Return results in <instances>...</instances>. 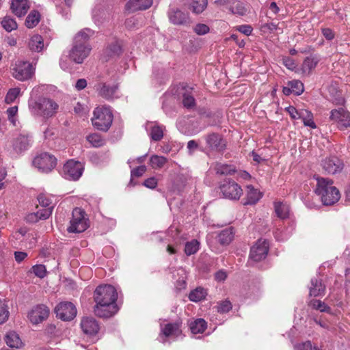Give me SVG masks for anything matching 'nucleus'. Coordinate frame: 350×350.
Instances as JSON below:
<instances>
[{
    "label": "nucleus",
    "instance_id": "59",
    "mask_svg": "<svg viewBox=\"0 0 350 350\" xmlns=\"http://www.w3.org/2000/svg\"><path fill=\"white\" fill-rule=\"evenodd\" d=\"M237 29L246 36H250L252 31V27L248 25H240L237 27Z\"/></svg>",
    "mask_w": 350,
    "mask_h": 350
},
{
    "label": "nucleus",
    "instance_id": "53",
    "mask_svg": "<svg viewBox=\"0 0 350 350\" xmlns=\"http://www.w3.org/2000/svg\"><path fill=\"white\" fill-rule=\"evenodd\" d=\"M310 117H312V114L310 112L308 111V126L314 129V131L313 134L316 137H318V135L321 133V131L317 128L316 124L314 123V122L312 120V119Z\"/></svg>",
    "mask_w": 350,
    "mask_h": 350
},
{
    "label": "nucleus",
    "instance_id": "56",
    "mask_svg": "<svg viewBox=\"0 0 350 350\" xmlns=\"http://www.w3.org/2000/svg\"><path fill=\"white\" fill-rule=\"evenodd\" d=\"M157 180L154 177H150L144 180L143 185L149 189H154L157 186Z\"/></svg>",
    "mask_w": 350,
    "mask_h": 350
},
{
    "label": "nucleus",
    "instance_id": "46",
    "mask_svg": "<svg viewBox=\"0 0 350 350\" xmlns=\"http://www.w3.org/2000/svg\"><path fill=\"white\" fill-rule=\"evenodd\" d=\"M230 10L232 13L241 16L245 14L247 12V9L244 7L243 4L239 1L237 2L235 5L231 6Z\"/></svg>",
    "mask_w": 350,
    "mask_h": 350
},
{
    "label": "nucleus",
    "instance_id": "21",
    "mask_svg": "<svg viewBox=\"0 0 350 350\" xmlns=\"http://www.w3.org/2000/svg\"><path fill=\"white\" fill-rule=\"evenodd\" d=\"M122 53V44L120 40H114L111 42L104 51L105 61L119 57Z\"/></svg>",
    "mask_w": 350,
    "mask_h": 350
},
{
    "label": "nucleus",
    "instance_id": "10",
    "mask_svg": "<svg viewBox=\"0 0 350 350\" xmlns=\"http://www.w3.org/2000/svg\"><path fill=\"white\" fill-rule=\"evenodd\" d=\"M269 252V243L266 240L258 239L251 247L250 260L260 262L266 258Z\"/></svg>",
    "mask_w": 350,
    "mask_h": 350
},
{
    "label": "nucleus",
    "instance_id": "44",
    "mask_svg": "<svg viewBox=\"0 0 350 350\" xmlns=\"http://www.w3.org/2000/svg\"><path fill=\"white\" fill-rule=\"evenodd\" d=\"M232 308V304L228 300L219 302L217 306V311L219 313L228 312Z\"/></svg>",
    "mask_w": 350,
    "mask_h": 350
},
{
    "label": "nucleus",
    "instance_id": "17",
    "mask_svg": "<svg viewBox=\"0 0 350 350\" xmlns=\"http://www.w3.org/2000/svg\"><path fill=\"white\" fill-rule=\"evenodd\" d=\"M323 169L329 174H336L342 172L344 163L336 157L326 158L322 161Z\"/></svg>",
    "mask_w": 350,
    "mask_h": 350
},
{
    "label": "nucleus",
    "instance_id": "26",
    "mask_svg": "<svg viewBox=\"0 0 350 350\" xmlns=\"http://www.w3.org/2000/svg\"><path fill=\"white\" fill-rule=\"evenodd\" d=\"M329 98L332 102L336 105H343L345 103V99L342 96V92L338 88L336 84H331L327 87Z\"/></svg>",
    "mask_w": 350,
    "mask_h": 350
},
{
    "label": "nucleus",
    "instance_id": "3",
    "mask_svg": "<svg viewBox=\"0 0 350 350\" xmlns=\"http://www.w3.org/2000/svg\"><path fill=\"white\" fill-rule=\"evenodd\" d=\"M316 180L314 192L321 196V201L324 205L330 206L337 202L340 198L339 190L332 185L333 181L328 178L314 177Z\"/></svg>",
    "mask_w": 350,
    "mask_h": 350
},
{
    "label": "nucleus",
    "instance_id": "15",
    "mask_svg": "<svg viewBox=\"0 0 350 350\" xmlns=\"http://www.w3.org/2000/svg\"><path fill=\"white\" fill-rule=\"evenodd\" d=\"M49 308L44 304H38L29 312L28 318L31 323L39 324L45 321L49 315Z\"/></svg>",
    "mask_w": 350,
    "mask_h": 350
},
{
    "label": "nucleus",
    "instance_id": "16",
    "mask_svg": "<svg viewBox=\"0 0 350 350\" xmlns=\"http://www.w3.org/2000/svg\"><path fill=\"white\" fill-rule=\"evenodd\" d=\"M207 148L211 150L221 152L225 150L226 144L221 135L211 133L204 136Z\"/></svg>",
    "mask_w": 350,
    "mask_h": 350
},
{
    "label": "nucleus",
    "instance_id": "62",
    "mask_svg": "<svg viewBox=\"0 0 350 350\" xmlns=\"http://www.w3.org/2000/svg\"><path fill=\"white\" fill-rule=\"evenodd\" d=\"M288 112L289 113L290 116L293 119H298L301 118V116L299 113L297 111V109L293 107H289L287 109Z\"/></svg>",
    "mask_w": 350,
    "mask_h": 350
},
{
    "label": "nucleus",
    "instance_id": "37",
    "mask_svg": "<svg viewBox=\"0 0 350 350\" xmlns=\"http://www.w3.org/2000/svg\"><path fill=\"white\" fill-rule=\"evenodd\" d=\"M215 170L217 174L220 175H230L235 172V167L231 165L217 163Z\"/></svg>",
    "mask_w": 350,
    "mask_h": 350
},
{
    "label": "nucleus",
    "instance_id": "57",
    "mask_svg": "<svg viewBox=\"0 0 350 350\" xmlns=\"http://www.w3.org/2000/svg\"><path fill=\"white\" fill-rule=\"evenodd\" d=\"M138 23V20L135 17H131L129 18H127L125 21V25L126 28L129 29H134L137 27Z\"/></svg>",
    "mask_w": 350,
    "mask_h": 350
},
{
    "label": "nucleus",
    "instance_id": "4",
    "mask_svg": "<svg viewBox=\"0 0 350 350\" xmlns=\"http://www.w3.org/2000/svg\"><path fill=\"white\" fill-rule=\"evenodd\" d=\"M29 105L34 113L44 118L54 116L59 107L54 100L47 98H39L37 100L30 102Z\"/></svg>",
    "mask_w": 350,
    "mask_h": 350
},
{
    "label": "nucleus",
    "instance_id": "14",
    "mask_svg": "<svg viewBox=\"0 0 350 350\" xmlns=\"http://www.w3.org/2000/svg\"><path fill=\"white\" fill-rule=\"evenodd\" d=\"M329 118L336 122L341 130L350 126V113L343 108L332 110Z\"/></svg>",
    "mask_w": 350,
    "mask_h": 350
},
{
    "label": "nucleus",
    "instance_id": "60",
    "mask_svg": "<svg viewBox=\"0 0 350 350\" xmlns=\"http://www.w3.org/2000/svg\"><path fill=\"white\" fill-rule=\"evenodd\" d=\"M27 256V254L26 252L19 251L14 252L15 260L18 263L21 262Z\"/></svg>",
    "mask_w": 350,
    "mask_h": 350
},
{
    "label": "nucleus",
    "instance_id": "54",
    "mask_svg": "<svg viewBox=\"0 0 350 350\" xmlns=\"http://www.w3.org/2000/svg\"><path fill=\"white\" fill-rule=\"evenodd\" d=\"M146 167L145 165H140L131 170V176L140 177L146 172Z\"/></svg>",
    "mask_w": 350,
    "mask_h": 350
},
{
    "label": "nucleus",
    "instance_id": "35",
    "mask_svg": "<svg viewBox=\"0 0 350 350\" xmlns=\"http://www.w3.org/2000/svg\"><path fill=\"white\" fill-rule=\"evenodd\" d=\"M206 329V322L202 319H198L190 324V329L194 334L203 333Z\"/></svg>",
    "mask_w": 350,
    "mask_h": 350
},
{
    "label": "nucleus",
    "instance_id": "63",
    "mask_svg": "<svg viewBox=\"0 0 350 350\" xmlns=\"http://www.w3.org/2000/svg\"><path fill=\"white\" fill-rule=\"evenodd\" d=\"M86 86H87V81L85 79H78L76 83V85H75V88L78 90H81L84 89Z\"/></svg>",
    "mask_w": 350,
    "mask_h": 350
},
{
    "label": "nucleus",
    "instance_id": "13",
    "mask_svg": "<svg viewBox=\"0 0 350 350\" xmlns=\"http://www.w3.org/2000/svg\"><path fill=\"white\" fill-rule=\"evenodd\" d=\"M170 22L175 25H188L191 23L189 14L178 8H170L167 12Z\"/></svg>",
    "mask_w": 350,
    "mask_h": 350
},
{
    "label": "nucleus",
    "instance_id": "49",
    "mask_svg": "<svg viewBox=\"0 0 350 350\" xmlns=\"http://www.w3.org/2000/svg\"><path fill=\"white\" fill-rule=\"evenodd\" d=\"M33 273L38 278H43L46 275V267L43 265H36L33 266Z\"/></svg>",
    "mask_w": 350,
    "mask_h": 350
},
{
    "label": "nucleus",
    "instance_id": "30",
    "mask_svg": "<svg viewBox=\"0 0 350 350\" xmlns=\"http://www.w3.org/2000/svg\"><path fill=\"white\" fill-rule=\"evenodd\" d=\"M234 238V229L232 228H228L218 234V242L222 245H227L232 241Z\"/></svg>",
    "mask_w": 350,
    "mask_h": 350
},
{
    "label": "nucleus",
    "instance_id": "7",
    "mask_svg": "<svg viewBox=\"0 0 350 350\" xmlns=\"http://www.w3.org/2000/svg\"><path fill=\"white\" fill-rule=\"evenodd\" d=\"M89 227L88 219L85 213L81 208H75L72 213V219L67 230L70 233H81Z\"/></svg>",
    "mask_w": 350,
    "mask_h": 350
},
{
    "label": "nucleus",
    "instance_id": "55",
    "mask_svg": "<svg viewBox=\"0 0 350 350\" xmlns=\"http://www.w3.org/2000/svg\"><path fill=\"white\" fill-rule=\"evenodd\" d=\"M38 200L40 205L44 208H46L48 207H53V206L51 205V200L44 195H40L38 197Z\"/></svg>",
    "mask_w": 350,
    "mask_h": 350
},
{
    "label": "nucleus",
    "instance_id": "33",
    "mask_svg": "<svg viewBox=\"0 0 350 350\" xmlns=\"http://www.w3.org/2000/svg\"><path fill=\"white\" fill-rule=\"evenodd\" d=\"M207 0H191L189 8L195 14L202 13L207 7Z\"/></svg>",
    "mask_w": 350,
    "mask_h": 350
},
{
    "label": "nucleus",
    "instance_id": "29",
    "mask_svg": "<svg viewBox=\"0 0 350 350\" xmlns=\"http://www.w3.org/2000/svg\"><path fill=\"white\" fill-rule=\"evenodd\" d=\"M5 341L8 346L12 348H19L23 344L18 334L14 331L9 332L6 334Z\"/></svg>",
    "mask_w": 350,
    "mask_h": 350
},
{
    "label": "nucleus",
    "instance_id": "31",
    "mask_svg": "<svg viewBox=\"0 0 350 350\" xmlns=\"http://www.w3.org/2000/svg\"><path fill=\"white\" fill-rule=\"evenodd\" d=\"M325 286L322 284L321 280L312 279L310 295L314 297L321 296L324 294Z\"/></svg>",
    "mask_w": 350,
    "mask_h": 350
},
{
    "label": "nucleus",
    "instance_id": "24",
    "mask_svg": "<svg viewBox=\"0 0 350 350\" xmlns=\"http://www.w3.org/2000/svg\"><path fill=\"white\" fill-rule=\"evenodd\" d=\"M118 89V87L117 85L110 86L106 83H99L96 87L98 94L107 100L113 99L116 97V94Z\"/></svg>",
    "mask_w": 350,
    "mask_h": 350
},
{
    "label": "nucleus",
    "instance_id": "8",
    "mask_svg": "<svg viewBox=\"0 0 350 350\" xmlns=\"http://www.w3.org/2000/svg\"><path fill=\"white\" fill-rule=\"evenodd\" d=\"M33 165L42 172L48 173L55 167L57 159L48 152H42L33 159Z\"/></svg>",
    "mask_w": 350,
    "mask_h": 350
},
{
    "label": "nucleus",
    "instance_id": "41",
    "mask_svg": "<svg viewBox=\"0 0 350 350\" xmlns=\"http://www.w3.org/2000/svg\"><path fill=\"white\" fill-rule=\"evenodd\" d=\"M199 250V242L197 240H192L185 244V252L187 256L196 254Z\"/></svg>",
    "mask_w": 350,
    "mask_h": 350
},
{
    "label": "nucleus",
    "instance_id": "25",
    "mask_svg": "<svg viewBox=\"0 0 350 350\" xmlns=\"http://www.w3.org/2000/svg\"><path fill=\"white\" fill-rule=\"evenodd\" d=\"M10 9L18 17L25 15L29 9L27 0H12Z\"/></svg>",
    "mask_w": 350,
    "mask_h": 350
},
{
    "label": "nucleus",
    "instance_id": "39",
    "mask_svg": "<svg viewBox=\"0 0 350 350\" xmlns=\"http://www.w3.org/2000/svg\"><path fill=\"white\" fill-rule=\"evenodd\" d=\"M86 139L96 148L100 147L105 144V139L98 133L88 135Z\"/></svg>",
    "mask_w": 350,
    "mask_h": 350
},
{
    "label": "nucleus",
    "instance_id": "12",
    "mask_svg": "<svg viewBox=\"0 0 350 350\" xmlns=\"http://www.w3.org/2000/svg\"><path fill=\"white\" fill-rule=\"evenodd\" d=\"M58 318L63 321H71L77 315V309L75 305L69 301L61 302L55 308Z\"/></svg>",
    "mask_w": 350,
    "mask_h": 350
},
{
    "label": "nucleus",
    "instance_id": "9",
    "mask_svg": "<svg viewBox=\"0 0 350 350\" xmlns=\"http://www.w3.org/2000/svg\"><path fill=\"white\" fill-rule=\"evenodd\" d=\"M224 198L237 200L243 193L241 187L234 180H225L219 187Z\"/></svg>",
    "mask_w": 350,
    "mask_h": 350
},
{
    "label": "nucleus",
    "instance_id": "47",
    "mask_svg": "<svg viewBox=\"0 0 350 350\" xmlns=\"http://www.w3.org/2000/svg\"><path fill=\"white\" fill-rule=\"evenodd\" d=\"M53 207H48L46 208H42L38 210L36 213L38 216V219L45 220L48 219L52 214Z\"/></svg>",
    "mask_w": 350,
    "mask_h": 350
},
{
    "label": "nucleus",
    "instance_id": "18",
    "mask_svg": "<svg viewBox=\"0 0 350 350\" xmlns=\"http://www.w3.org/2000/svg\"><path fill=\"white\" fill-rule=\"evenodd\" d=\"M80 326L83 332L89 336L96 335L100 329L98 323L93 317H83L81 321Z\"/></svg>",
    "mask_w": 350,
    "mask_h": 350
},
{
    "label": "nucleus",
    "instance_id": "38",
    "mask_svg": "<svg viewBox=\"0 0 350 350\" xmlns=\"http://www.w3.org/2000/svg\"><path fill=\"white\" fill-rule=\"evenodd\" d=\"M3 28L8 32L17 29V23L16 21L10 16H6L3 17L1 21Z\"/></svg>",
    "mask_w": 350,
    "mask_h": 350
},
{
    "label": "nucleus",
    "instance_id": "27",
    "mask_svg": "<svg viewBox=\"0 0 350 350\" xmlns=\"http://www.w3.org/2000/svg\"><path fill=\"white\" fill-rule=\"evenodd\" d=\"M28 46L33 52H41L44 49V39L41 36L35 34L29 39Z\"/></svg>",
    "mask_w": 350,
    "mask_h": 350
},
{
    "label": "nucleus",
    "instance_id": "1",
    "mask_svg": "<svg viewBox=\"0 0 350 350\" xmlns=\"http://www.w3.org/2000/svg\"><path fill=\"white\" fill-rule=\"evenodd\" d=\"M118 293L115 288L109 284L98 286L94 293L95 315L101 318H109L118 311L116 301Z\"/></svg>",
    "mask_w": 350,
    "mask_h": 350
},
{
    "label": "nucleus",
    "instance_id": "43",
    "mask_svg": "<svg viewBox=\"0 0 350 350\" xmlns=\"http://www.w3.org/2000/svg\"><path fill=\"white\" fill-rule=\"evenodd\" d=\"M163 137V131L161 126H154L150 131V137L154 141H160Z\"/></svg>",
    "mask_w": 350,
    "mask_h": 350
},
{
    "label": "nucleus",
    "instance_id": "50",
    "mask_svg": "<svg viewBox=\"0 0 350 350\" xmlns=\"http://www.w3.org/2000/svg\"><path fill=\"white\" fill-rule=\"evenodd\" d=\"M9 317V312L2 301H0V324L5 322Z\"/></svg>",
    "mask_w": 350,
    "mask_h": 350
},
{
    "label": "nucleus",
    "instance_id": "2",
    "mask_svg": "<svg viewBox=\"0 0 350 350\" xmlns=\"http://www.w3.org/2000/svg\"><path fill=\"white\" fill-rule=\"evenodd\" d=\"M94 33L90 28H85L79 31L74 38L73 46L69 53L70 59L77 64H82L90 55L92 48L89 39Z\"/></svg>",
    "mask_w": 350,
    "mask_h": 350
},
{
    "label": "nucleus",
    "instance_id": "5",
    "mask_svg": "<svg viewBox=\"0 0 350 350\" xmlns=\"http://www.w3.org/2000/svg\"><path fill=\"white\" fill-rule=\"evenodd\" d=\"M113 113L109 107H98L92 118L93 126L98 130L107 131L113 122Z\"/></svg>",
    "mask_w": 350,
    "mask_h": 350
},
{
    "label": "nucleus",
    "instance_id": "45",
    "mask_svg": "<svg viewBox=\"0 0 350 350\" xmlns=\"http://www.w3.org/2000/svg\"><path fill=\"white\" fill-rule=\"evenodd\" d=\"M21 89L19 88H14L10 89L6 94L5 102L7 103H11L15 100L17 96L20 94Z\"/></svg>",
    "mask_w": 350,
    "mask_h": 350
},
{
    "label": "nucleus",
    "instance_id": "42",
    "mask_svg": "<svg viewBox=\"0 0 350 350\" xmlns=\"http://www.w3.org/2000/svg\"><path fill=\"white\" fill-rule=\"evenodd\" d=\"M150 162L153 168H161L166 163L167 159L164 157L153 155L150 157Z\"/></svg>",
    "mask_w": 350,
    "mask_h": 350
},
{
    "label": "nucleus",
    "instance_id": "28",
    "mask_svg": "<svg viewBox=\"0 0 350 350\" xmlns=\"http://www.w3.org/2000/svg\"><path fill=\"white\" fill-rule=\"evenodd\" d=\"M261 193L252 185L247 186V198L245 205L255 204L261 198Z\"/></svg>",
    "mask_w": 350,
    "mask_h": 350
},
{
    "label": "nucleus",
    "instance_id": "58",
    "mask_svg": "<svg viewBox=\"0 0 350 350\" xmlns=\"http://www.w3.org/2000/svg\"><path fill=\"white\" fill-rule=\"evenodd\" d=\"M321 31L326 40H332L334 38L335 34L332 29L329 28H323Z\"/></svg>",
    "mask_w": 350,
    "mask_h": 350
},
{
    "label": "nucleus",
    "instance_id": "40",
    "mask_svg": "<svg viewBox=\"0 0 350 350\" xmlns=\"http://www.w3.org/2000/svg\"><path fill=\"white\" fill-rule=\"evenodd\" d=\"M310 306L320 312H324L327 313H331V308L327 306L323 301L318 299H312L310 301Z\"/></svg>",
    "mask_w": 350,
    "mask_h": 350
},
{
    "label": "nucleus",
    "instance_id": "64",
    "mask_svg": "<svg viewBox=\"0 0 350 350\" xmlns=\"http://www.w3.org/2000/svg\"><path fill=\"white\" fill-rule=\"evenodd\" d=\"M284 64L291 70H293L294 68H295V65L294 62L290 59L289 57L284 58L283 59Z\"/></svg>",
    "mask_w": 350,
    "mask_h": 350
},
{
    "label": "nucleus",
    "instance_id": "22",
    "mask_svg": "<svg viewBox=\"0 0 350 350\" xmlns=\"http://www.w3.org/2000/svg\"><path fill=\"white\" fill-rule=\"evenodd\" d=\"M153 0H129L125 5V10L129 12L148 9L152 5Z\"/></svg>",
    "mask_w": 350,
    "mask_h": 350
},
{
    "label": "nucleus",
    "instance_id": "36",
    "mask_svg": "<svg viewBox=\"0 0 350 350\" xmlns=\"http://www.w3.org/2000/svg\"><path fill=\"white\" fill-rule=\"evenodd\" d=\"M207 293L204 288L198 287L193 291H191L189 295V299L191 301L198 302L204 299Z\"/></svg>",
    "mask_w": 350,
    "mask_h": 350
},
{
    "label": "nucleus",
    "instance_id": "32",
    "mask_svg": "<svg viewBox=\"0 0 350 350\" xmlns=\"http://www.w3.org/2000/svg\"><path fill=\"white\" fill-rule=\"evenodd\" d=\"M274 208L279 218L284 219L288 217L290 209L288 204L280 202H275Z\"/></svg>",
    "mask_w": 350,
    "mask_h": 350
},
{
    "label": "nucleus",
    "instance_id": "19",
    "mask_svg": "<svg viewBox=\"0 0 350 350\" xmlns=\"http://www.w3.org/2000/svg\"><path fill=\"white\" fill-rule=\"evenodd\" d=\"M31 144V137L28 135H20L16 137L12 142L14 151L21 154L27 150Z\"/></svg>",
    "mask_w": 350,
    "mask_h": 350
},
{
    "label": "nucleus",
    "instance_id": "52",
    "mask_svg": "<svg viewBox=\"0 0 350 350\" xmlns=\"http://www.w3.org/2000/svg\"><path fill=\"white\" fill-rule=\"evenodd\" d=\"M193 31L198 35H204L209 31V27L205 24L198 23L194 27Z\"/></svg>",
    "mask_w": 350,
    "mask_h": 350
},
{
    "label": "nucleus",
    "instance_id": "48",
    "mask_svg": "<svg viewBox=\"0 0 350 350\" xmlns=\"http://www.w3.org/2000/svg\"><path fill=\"white\" fill-rule=\"evenodd\" d=\"M183 97V103L184 107L187 108H191L195 106L196 101L194 98L191 95L187 93H184Z\"/></svg>",
    "mask_w": 350,
    "mask_h": 350
},
{
    "label": "nucleus",
    "instance_id": "51",
    "mask_svg": "<svg viewBox=\"0 0 350 350\" xmlns=\"http://www.w3.org/2000/svg\"><path fill=\"white\" fill-rule=\"evenodd\" d=\"M319 61V57L317 54L313 53H310V56L308 57V68L311 70L314 68Z\"/></svg>",
    "mask_w": 350,
    "mask_h": 350
},
{
    "label": "nucleus",
    "instance_id": "11",
    "mask_svg": "<svg viewBox=\"0 0 350 350\" xmlns=\"http://www.w3.org/2000/svg\"><path fill=\"white\" fill-rule=\"evenodd\" d=\"M83 170V165L81 162L70 160L64 164L63 173L66 178L77 180L81 176Z\"/></svg>",
    "mask_w": 350,
    "mask_h": 350
},
{
    "label": "nucleus",
    "instance_id": "20",
    "mask_svg": "<svg viewBox=\"0 0 350 350\" xmlns=\"http://www.w3.org/2000/svg\"><path fill=\"white\" fill-rule=\"evenodd\" d=\"M182 324L183 322L180 319H178L174 323H167L162 327L161 332L166 337H178L182 334Z\"/></svg>",
    "mask_w": 350,
    "mask_h": 350
},
{
    "label": "nucleus",
    "instance_id": "61",
    "mask_svg": "<svg viewBox=\"0 0 350 350\" xmlns=\"http://www.w3.org/2000/svg\"><path fill=\"white\" fill-rule=\"evenodd\" d=\"M25 219L29 223H36L40 220L38 219L37 213H31L28 214L26 216Z\"/></svg>",
    "mask_w": 350,
    "mask_h": 350
},
{
    "label": "nucleus",
    "instance_id": "23",
    "mask_svg": "<svg viewBox=\"0 0 350 350\" xmlns=\"http://www.w3.org/2000/svg\"><path fill=\"white\" fill-rule=\"evenodd\" d=\"M304 91V83L299 80L289 81L287 83V85L283 88L282 92L286 96H288L291 94L295 95H300Z\"/></svg>",
    "mask_w": 350,
    "mask_h": 350
},
{
    "label": "nucleus",
    "instance_id": "6",
    "mask_svg": "<svg viewBox=\"0 0 350 350\" xmlns=\"http://www.w3.org/2000/svg\"><path fill=\"white\" fill-rule=\"evenodd\" d=\"M36 68L32 64L25 61H16L12 64L10 72L12 76L18 81H28L34 76Z\"/></svg>",
    "mask_w": 350,
    "mask_h": 350
},
{
    "label": "nucleus",
    "instance_id": "34",
    "mask_svg": "<svg viewBox=\"0 0 350 350\" xmlns=\"http://www.w3.org/2000/svg\"><path fill=\"white\" fill-rule=\"evenodd\" d=\"M40 20V14L37 10H32L27 16L25 20V26L29 28L35 27Z\"/></svg>",
    "mask_w": 350,
    "mask_h": 350
}]
</instances>
